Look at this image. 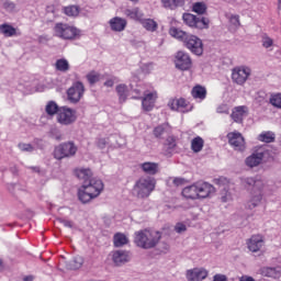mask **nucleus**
<instances>
[{"instance_id": "46", "label": "nucleus", "mask_w": 281, "mask_h": 281, "mask_svg": "<svg viewBox=\"0 0 281 281\" xmlns=\"http://www.w3.org/2000/svg\"><path fill=\"white\" fill-rule=\"evenodd\" d=\"M216 113H224L225 115H229V105L222 103L216 108Z\"/></svg>"}, {"instance_id": "25", "label": "nucleus", "mask_w": 281, "mask_h": 281, "mask_svg": "<svg viewBox=\"0 0 281 281\" xmlns=\"http://www.w3.org/2000/svg\"><path fill=\"white\" fill-rule=\"evenodd\" d=\"M110 27L113 32H124L126 27V20L122 18H114L110 20Z\"/></svg>"}, {"instance_id": "63", "label": "nucleus", "mask_w": 281, "mask_h": 281, "mask_svg": "<svg viewBox=\"0 0 281 281\" xmlns=\"http://www.w3.org/2000/svg\"><path fill=\"white\" fill-rule=\"evenodd\" d=\"M224 1H227V2H229V1H232V0H224Z\"/></svg>"}, {"instance_id": "30", "label": "nucleus", "mask_w": 281, "mask_h": 281, "mask_svg": "<svg viewBox=\"0 0 281 281\" xmlns=\"http://www.w3.org/2000/svg\"><path fill=\"white\" fill-rule=\"evenodd\" d=\"M191 95L195 100H205V98L207 95V90H205V87L195 86V87H193V89L191 91Z\"/></svg>"}, {"instance_id": "35", "label": "nucleus", "mask_w": 281, "mask_h": 281, "mask_svg": "<svg viewBox=\"0 0 281 281\" xmlns=\"http://www.w3.org/2000/svg\"><path fill=\"white\" fill-rule=\"evenodd\" d=\"M0 32L7 37L16 36V29L9 24L0 25Z\"/></svg>"}, {"instance_id": "62", "label": "nucleus", "mask_w": 281, "mask_h": 281, "mask_svg": "<svg viewBox=\"0 0 281 281\" xmlns=\"http://www.w3.org/2000/svg\"><path fill=\"white\" fill-rule=\"evenodd\" d=\"M1 265H2V261H1V259H0V267H1Z\"/></svg>"}, {"instance_id": "17", "label": "nucleus", "mask_w": 281, "mask_h": 281, "mask_svg": "<svg viewBox=\"0 0 281 281\" xmlns=\"http://www.w3.org/2000/svg\"><path fill=\"white\" fill-rule=\"evenodd\" d=\"M209 272L204 268H193L187 270L186 278L188 281H202L207 278Z\"/></svg>"}, {"instance_id": "48", "label": "nucleus", "mask_w": 281, "mask_h": 281, "mask_svg": "<svg viewBox=\"0 0 281 281\" xmlns=\"http://www.w3.org/2000/svg\"><path fill=\"white\" fill-rule=\"evenodd\" d=\"M58 223H61L64 227H69L70 229H74V223L69 220H65L63 217L57 218Z\"/></svg>"}, {"instance_id": "11", "label": "nucleus", "mask_w": 281, "mask_h": 281, "mask_svg": "<svg viewBox=\"0 0 281 281\" xmlns=\"http://www.w3.org/2000/svg\"><path fill=\"white\" fill-rule=\"evenodd\" d=\"M77 120L76 111L68 106H60V110L57 114V122L61 126H70Z\"/></svg>"}, {"instance_id": "64", "label": "nucleus", "mask_w": 281, "mask_h": 281, "mask_svg": "<svg viewBox=\"0 0 281 281\" xmlns=\"http://www.w3.org/2000/svg\"><path fill=\"white\" fill-rule=\"evenodd\" d=\"M135 99H139V97H134Z\"/></svg>"}, {"instance_id": "2", "label": "nucleus", "mask_w": 281, "mask_h": 281, "mask_svg": "<svg viewBox=\"0 0 281 281\" xmlns=\"http://www.w3.org/2000/svg\"><path fill=\"white\" fill-rule=\"evenodd\" d=\"M240 183L243 188L248 190L251 194V199L247 202L246 207L248 210L258 207L262 201V188H265V182L258 177H244L240 178Z\"/></svg>"}, {"instance_id": "59", "label": "nucleus", "mask_w": 281, "mask_h": 281, "mask_svg": "<svg viewBox=\"0 0 281 281\" xmlns=\"http://www.w3.org/2000/svg\"><path fill=\"white\" fill-rule=\"evenodd\" d=\"M11 172H12L13 175H16V172H18L16 167H11Z\"/></svg>"}, {"instance_id": "61", "label": "nucleus", "mask_w": 281, "mask_h": 281, "mask_svg": "<svg viewBox=\"0 0 281 281\" xmlns=\"http://www.w3.org/2000/svg\"><path fill=\"white\" fill-rule=\"evenodd\" d=\"M279 8H281V0H279Z\"/></svg>"}, {"instance_id": "36", "label": "nucleus", "mask_w": 281, "mask_h": 281, "mask_svg": "<svg viewBox=\"0 0 281 281\" xmlns=\"http://www.w3.org/2000/svg\"><path fill=\"white\" fill-rule=\"evenodd\" d=\"M203 138L201 137H195L191 142V148L193 153H201L203 150Z\"/></svg>"}, {"instance_id": "19", "label": "nucleus", "mask_w": 281, "mask_h": 281, "mask_svg": "<svg viewBox=\"0 0 281 281\" xmlns=\"http://www.w3.org/2000/svg\"><path fill=\"white\" fill-rule=\"evenodd\" d=\"M171 111H179L180 113H188V101L186 99H171L168 102Z\"/></svg>"}, {"instance_id": "14", "label": "nucleus", "mask_w": 281, "mask_h": 281, "mask_svg": "<svg viewBox=\"0 0 281 281\" xmlns=\"http://www.w3.org/2000/svg\"><path fill=\"white\" fill-rule=\"evenodd\" d=\"M111 256L115 267H123L126 262H131V251L128 250H113Z\"/></svg>"}, {"instance_id": "54", "label": "nucleus", "mask_w": 281, "mask_h": 281, "mask_svg": "<svg viewBox=\"0 0 281 281\" xmlns=\"http://www.w3.org/2000/svg\"><path fill=\"white\" fill-rule=\"evenodd\" d=\"M38 43H41L42 45H45V43H49V36L47 35H41L38 38H37Z\"/></svg>"}, {"instance_id": "8", "label": "nucleus", "mask_w": 281, "mask_h": 281, "mask_svg": "<svg viewBox=\"0 0 281 281\" xmlns=\"http://www.w3.org/2000/svg\"><path fill=\"white\" fill-rule=\"evenodd\" d=\"M76 153H78V146H76L75 142L69 140L55 147L54 157L60 161L63 159H71V157H76Z\"/></svg>"}, {"instance_id": "57", "label": "nucleus", "mask_w": 281, "mask_h": 281, "mask_svg": "<svg viewBox=\"0 0 281 281\" xmlns=\"http://www.w3.org/2000/svg\"><path fill=\"white\" fill-rule=\"evenodd\" d=\"M113 85H115V81H113V79H108V80L104 82V87H113Z\"/></svg>"}, {"instance_id": "3", "label": "nucleus", "mask_w": 281, "mask_h": 281, "mask_svg": "<svg viewBox=\"0 0 281 281\" xmlns=\"http://www.w3.org/2000/svg\"><path fill=\"white\" fill-rule=\"evenodd\" d=\"M169 34L173 38L182 41L184 46L188 47L192 54H195V56L203 55V41H201V38H199L196 35L188 34L187 32L177 27H171L169 30Z\"/></svg>"}, {"instance_id": "22", "label": "nucleus", "mask_w": 281, "mask_h": 281, "mask_svg": "<svg viewBox=\"0 0 281 281\" xmlns=\"http://www.w3.org/2000/svg\"><path fill=\"white\" fill-rule=\"evenodd\" d=\"M261 276L278 280V278H281V267H265L261 269Z\"/></svg>"}, {"instance_id": "45", "label": "nucleus", "mask_w": 281, "mask_h": 281, "mask_svg": "<svg viewBox=\"0 0 281 281\" xmlns=\"http://www.w3.org/2000/svg\"><path fill=\"white\" fill-rule=\"evenodd\" d=\"M3 8L7 12H14V10H16V3H14L10 0H5L3 2Z\"/></svg>"}, {"instance_id": "18", "label": "nucleus", "mask_w": 281, "mask_h": 281, "mask_svg": "<svg viewBox=\"0 0 281 281\" xmlns=\"http://www.w3.org/2000/svg\"><path fill=\"white\" fill-rule=\"evenodd\" d=\"M248 111L249 109L247 108V105L235 106L233 109L231 117L237 124H243V120L245 119V115H247Z\"/></svg>"}, {"instance_id": "58", "label": "nucleus", "mask_w": 281, "mask_h": 281, "mask_svg": "<svg viewBox=\"0 0 281 281\" xmlns=\"http://www.w3.org/2000/svg\"><path fill=\"white\" fill-rule=\"evenodd\" d=\"M23 281H34V277L26 276V277L23 278Z\"/></svg>"}, {"instance_id": "50", "label": "nucleus", "mask_w": 281, "mask_h": 281, "mask_svg": "<svg viewBox=\"0 0 281 281\" xmlns=\"http://www.w3.org/2000/svg\"><path fill=\"white\" fill-rule=\"evenodd\" d=\"M262 45L263 47H266V49H269V47L273 45V40H271L270 37H263Z\"/></svg>"}, {"instance_id": "47", "label": "nucleus", "mask_w": 281, "mask_h": 281, "mask_svg": "<svg viewBox=\"0 0 281 281\" xmlns=\"http://www.w3.org/2000/svg\"><path fill=\"white\" fill-rule=\"evenodd\" d=\"M221 201L222 203H229V201H232V193L224 189V191H222Z\"/></svg>"}, {"instance_id": "51", "label": "nucleus", "mask_w": 281, "mask_h": 281, "mask_svg": "<svg viewBox=\"0 0 281 281\" xmlns=\"http://www.w3.org/2000/svg\"><path fill=\"white\" fill-rule=\"evenodd\" d=\"M106 144H108L106 138H99L97 142V146L101 150H103V148H106Z\"/></svg>"}, {"instance_id": "34", "label": "nucleus", "mask_w": 281, "mask_h": 281, "mask_svg": "<svg viewBox=\"0 0 281 281\" xmlns=\"http://www.w3.org/2000/svg\"><path fill=\"white\" fill-rule=\"evenodd\" d=\"M45 111L47 115H58V113L60 112V106H58L55 101H49L46 104Z\"/></svg>"}, {"instance_id": "29", "label": "nucleus", "mask_w": 281, "mask_h": 281, "mask_svg": "<svg viewBox=\"0 0 281 281\" xmlns=\"http://www.w3.org/2000/svg\"><path fill=\"white\" fill-rule=\"evenodd\" d=\"M170 133V125L168 123H164L154 128V135L158 139H162L164 135H168Z\"/></svg>"}, {"instance_id": "16", "label": "nucleus", "mask_w": 281, "mask_h": 281, "mask_svg": "<svg viewBox=\"0 0 281 281\" xmlns=\"http://www.w3.org/2000/svg\"><path fill=\"white\" fill-rule=\"evenodd\" d=\"M247 247L249 251H252V254H257V251H260V249L265 247V237H262V235H252L247 240Z\"/></svg>"}, {"instance_id": "32", "label": "nucleus", "mask_w": 281, "mask_h": 281, "mask_svg": "<svg viewBox=\"0 0 281 281\" xmlns=\"http://www.w3.org/2000/svg\"><path fill=\"white\" fill-rule=\"evenodd\" d=\"M140 24L147 32H157V29L159 27V24L153 19H143Z\"/></svg>"}, {"instance_id": "56", "label": "nucleus", "mask_w": 281, "mask_h": 281, "mask_svg": "<svg viewBox=\"0 0 281 281\" xmlns=\"http://www.w3.org/2000/svg\"><path fill=\"white\" fill-rule=\"evenodd\" d=\"M239 281H256L252 277L249 276H243Z\"/></svg>"}, {"instance_id": "15", "label": "nucleus", "mask_w": 281, "mask_h": 281, "mask_svg": "<svg viewBox=\"0 0 281 281\" xmlns=\"http://www.w3.org/2000/svg\"><path fill=\"white\" fill-rule=\"evenodd\" d=\"M228 144L235 148V150H239L243 153L245 150V137L240 132H231L227 134Z\"/></svg>"}, {"instance_id": "38", "label": "nucleus", "mask_w": 281, "mask_h": 281, "mask_svg": "<svg viewBox=\"0 0 281 281\" xmlns=\"http://www.w3.org/2000/svg\"><path fill=\"white\" fill-rule=\"evenodd\" d=\"M55 67L57 69V71H69V61H67V59H57Z\"/></svg>"}, {"instance_id": "10", "label": "nucleus", "mask_w": 281, "mask_h": 281, "mask_svg": "<svg viewBox=\"0 0 281 281\" xmlns=\"http://www.w3.org/2000/svg\"><path fill=\"white\" fill-rule=\"evenodd\" d=\"M85 95V83L82 81H76L72 86L67 90V98L70 104H78L82 97Z\"/></svg>"}, {"instance_id": "60", "label": "nucleus", "mask_w": 281, "mask_h": 281, "mask_svg": "<svg viewBox=\"0 0 281 281\" xmlns=\"http://www.w3.org/2000/svg\"><path fill=\"white\" fill-rule=\"evenodd\" d=\"M134 93H137V95H139L142 92L139 91V89H135Z\"/></svg>"}, {"instance_id": "28", "label": "nucleus", "mask_w": 281, "mask_h": 281, "mask_svg": "<svg viewBox=\"0 0 281 281\" xmlns=\"http://www.w3.org/2000/svg\"><path fill=\"white\" fill-rule=\"evenodd\" d=\"M140 168L146 175H157L159 172V164L156 162H143Z\"/></svg>"}, {"instance_id": "27", "label": "nucleus", "mask_w": 281, "mask_h": 281, "mask_svg": "<svg viewBox=\"0 0 281 281\" xmlns=\"http://www.w3.org/2000/svg\"><path fill=\"white\" fill-rule=\"evenodd\" d=\"M125 14L133 21H138L139 23H142V21H144V12H142V10H139V8L126 9Z\"/></svg>"}, {"instance_id": "23", "label": "nucleus", "mask_w": 281, "mask_h": 281, "mask_svg": "<svg viewBox=\"0 0 281 281\" xmlns=\"http://www.w3.org/2000/svg\"><path fill=\"white\" fill-rule=\"evenodd\" d=\"M164 148L166 155H175V153H179L177 147V138H175V136H169L166 139Z\"/></svg>"}, {"instance_id": "12", "label": "nucleus", "mask_w": 281, "mask_h": 281, "mask_svg": "<svg viewBox=\"0 0 281 281\" xmlns=\"http://www.w3.org/2000/svg\"><path fill=\"white\" fill-rule=\"evenodd\" d=\"M175 63L177 69H180V71H188V69L192 67V58H190V55L183 50H179L176 54Z\"/></svg>"}, {"instance_id": "4", "label": "nucleus", "mask_w": 281, "mask_h": 281, "mask_svg": "<svg viewBox=\"0 0 281 281\" xmlns=\"http://www.w3.org/2000/svg\"><path fill=\"white\" fill-rule=\"evenodd\" d=\"M159 240H161V233L157 231L145 228L134 233V243L140 249H154Z\"/></svg>"}, {"instance_id": "20", "label": "nucleus", "mask_w": 281, "mask_h": 281, "mask_svg": "<svg viewBox=\"0 0 281 281\" xmlns=\"http://www.w3.org/2000/svg\"><path fill=\"white\" fill-rule=\"evenodd\" d=\"M214 186L207 182L198 183V199H207V196H210V194H214Z\"/></svg>"}, {"instance_id": "55", "label": "nucleus", "mask_w": 281, "mask_h": 281, "mask_svg": "<svg viewBox=\"0 0 281 281\" xmlns=\"http://www.w3.org/2000/svg\"><path fill=\"white\" fill-rule=\"evenodd\" d=\"M184 181L186 180L183 178H176V179H173L175 186H183Z\"/></svg>"}, {"instance_id": "6", "label": "nucleus", "mask_w": 281, "mask_h": 281, "mask_svg": "<svg viewBox=\"0 0 281 281\" xmlns=\"http://www.w3.org/2000/svg\"><path fill=\"white\" fill-rule=\"evenodd\" d=\"M273 159V150L270 146H263L257 148L252 155L246 158V166L248 168H256L260 166L262 161H271Z\"/></svg>"}, {"instance_id": "44", "label": "nucleus", "mask_w": 281, "mask_h": 281, "mask_svg": "<svg viewBox=\"0 0 281 281\" xmlns=\"http://www.w3.org/2000/svg\"><path fill=\"white\" fill-rule=\"evenodd\" d=\"M270 104L276 109H281V93L272 94L270 97Z\"/></svg>"}, {"instance_id": "43", "label": "nucleus", "mask_w": 281, "mask_h": 281, "mask_svg": "<svg viewBox=\"0 0 281 281\" xmlns=\"http://www.w3.org/2000/svg\"><path fill=\"white\" fill-rule=\"evenodd\" d=\"M86 78L90 85H95V82H100V74L95 71L89 72Z\"/></svg>"}, {"instance_id": "37", "label": "nucleus", "mask_w": 281, "mask_h": 281, "mask_svg": "<svg viewBox=\"0 0 281 281\" xmlns=\"http://www.w3.org/2000/svg\"><path fill=\"white\" fill-rule=\"evenodd\" d=\"M164 8H169V10H175V8H179V5H183V0H161Z\"/></svg>"}, {"instance_id": "40", "label": "nucleus", "mask_w": 281, "mask_h": 281, "mask_svg": "<svg viewBox=\"0 0 281 281\" xmlns=\"http://www.w3.org/2000/svg\"><path fill=\"white\" fill-rule=\"evenodd\" d=\"M192 10L195 12V14H199L201 16L202 14H205V12H207V7L203 2H195L192 7Z\"/></svg>"}, {"instance_id": "1", "label": "nucleus", "mask_w": 281, "mask_h": 281, "mask_svg": "<svg viewBox=\"0 0 281 281\" xmlns=\"http://www.w3.org/2000/svg\"><path fill=\"white\" fill-rule=\"evenodd\" d=\"M77 179L83 181L81 188L78 190V199L83 204L91 203L93 199H98L104 190L102 180L93 178V172L89 168H79L75 170Z\"/></svg>"}, {"instance_id": "42", "label": "nucleus", "mask_w": 281, "mask_h": 281, "mask_svg": "<svg viewBox=\"0 0 281 281\" xmlns=\"http://www.w3.org/2000/svg\"><path fill=\"white\" fill-rule=\"evenodd\" d=\"M64 12L67 16H78L80 14V8L78 5L66 7Z\"/></svg>"}, {"instance_id": "7", "label": "nucleus", "mask_w": 281, "mask_h": 281, "mask_svg": "<svg viewBox=\"0 0 281 281\" xmlns=\"http://www.w3.org/2000/svg\"><path fill=\"white\" fill-rule=\"evenodd\" d=\"M54 36L63 41H74L80 36V30L67 23L58 22L53 27Z\"/></svg>"}, {"instance_id": "24", "label": "nucleus", "mask_w": 281, "mask_h": 281, "mask_svg": "<svg viewBox=\"0 0 281 281\" xmlns=\"http://www.w3.org/2000/svg\"><path fill=\"white\" fill-rule=\"evenodd\" d=\"M198 190V184L186 187L182 190V196H184V199H191L192 201H194L195 199H199Z\"/></svg>"}, {"instance_id": "13", "label": "nucleus", "mask_w": 281, "mask_h": 281, "mask_svg": "<svg viewBox=\"0 0 281 281\" xmlns=\"http://www.w3.org/2000/svg\"><path fill=\"white\" fill-rule=\"evenodd\" d=\"M250 76L251 69L245 66L235 68L232 74V78L236 82V85H245Z\"/></svg>"}, {"instance_id": "31", "label": "nucleus", "mask_w": 281, "mask_h": 281, "mask_svg": "<svg viewBox=\"0 0 281 281\" xmlns=\"http://www.w3.org/2000/svg\"><path fill=\"white\" fill-rule=\"evenodd\" d=\"M115 90L119 95L120 103L123 104V102H125L126 99L128 98V87H126V85L124 83H121L116 86Z\"/></svg>"}, {"instance_id": "26", "label": "nucleus", "mask_w": 281, "mask_h": 281, "mask_svg": "<svg viewBox=\"0 0 281 281\" xmlns=\"http://www.w3.org/2000/svg\"><path fill=\"white\" fill-rule=\"evenodd\" d=\"M85 265V259L81 256H76L71 260L66 262V268L70 271H76Z\"/></svg>"}, {"instance_id": "21", "label": "nucleus", "mask_w": 281, "mask_h": 281, "mask_svg": "<svg viewBox=\"0 0 281 281\" xmlns=\"http://www.w3.org/2000/svg\"><path fill=\"white\" fill-rule=\"evenodd\" d=\"M157 101V92L147 93L142 101L144 111L150 112L155 109V102Z\"/></svg>"}, {"instance_id": "41", "label": "nucleus", "mask_w": 281, "mask_h": 281, "mask_svg": "<svg viewBox=\"0 0 281 281\" xmlns=\"http://www.w3.org/2000/svg\"><path fill=\"white\" fill-rule=\"evenodd\" d=\"M228 21L232 30H238L240 27V16L238 14L228 15Z\"/></svg>"}, {"instance_id": "33", "label": "nucleus", "mask_w": 281, "mask_h": 281, "mask_svg": "<svg viewBox=\"0 0 281 281\" xmlns=\"http://www.w3.org/2000/svg\"><path fill=\"white\" fill-rule=\"evenodd\" d=\"M114 247H124L128 245V237L122 233H116L113 237Z\"/></svg>"}, {"instance_id": "53", "label": "nucleus", "mask_w": 281, "mask_h": 281, "mask_svg": "<svg viewBox=\"0 0 281 281\" xmlns=\"http://www.w3.org/2000/svg\"><path fill=\"white\" fill-rule=\"evenodd\" d=\"M213 281H227V276L217 273L213 277Z\"/></svg>"}, {"instance_id": "52", "label": "nucleus", "mask_w": 281, "mask_h": 281, "mask_svg": "<svg viewBox=\"0 0 281 281\" xmlns=\"http://www.w3.org/2000/svg\"><path fill=\"white\" fill-rule=\"evenodd\" d=\"M186 229H188V227L186 226V224L183 223H178L176 225V232L177 234H182V232H186Z\"/></svg>"}, {"instance_id": "39", "label": "nucleus", "mask_w": 281, "mask_h": 281, "mask_svg": "<svg viewBox=\"0 0 281 281\" xmlns=\"http://www.w3.org/2000/svg\"><path fill=\"white\" fill-rule=\"evenodd\" d=\"M276 140V134L272 132H266L259 135V142H265L266 144H271Z\"/></svg>"}, {"instance_id": "5", "label": "nucleus", "mask_w": 281, "mask_h": 281, "mask_svg": "<svg viewBox=\"0 0 281 281\" xmlns=\"http://www.w3.org/2000/svg\"><path fill=\"white\" fill-rule=\"evenodd\" d=\"M157 184V181L155 178L150 176H145L139 178L133 189V193L137 199H148L150 196V193L155 191V186Z\"/></svg>"}, {"instance_id": "49", "label": "nucleus", "mask_w": 281, "mask_h": 281, "mask_svg": "<svg viewBox=\"0 0 281 281\" xmlns=\"http://www.w3.org/2000/svg\"><path fill=\"white\" fill-rule=\"evenodd\" d=\"M19 148L23 153H32V150H34V147H32L31 144H19Z\"/></svg>"}, {"instance_id": "9", "label": "nucleus", "mask_w": 281, "mask_h": 281, "mask_svg": "<svg viewBox=\"0 0 281 281\" xmlns=\"http://www.w3.org/2000/svg\"><path fill=\"white\" fill-rule=\"evenodd\" d=\"M182 19L189 27H195V30H207L210 27V20L203 15L196 16L192 13H184Z\"/></svg>"}]
</instances>
